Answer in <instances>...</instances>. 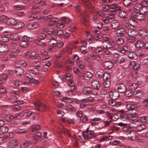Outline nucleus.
<instances>
[{"label":"nucleus","mask_w":148,"mask_h":148,"mask_svg":"<svg viewBox=\"0 0 148 148\" xmlns=\"http://www.w3.org/2000/svg\"><path fill=\"white\" fill-rule=\"evenodd\" d=\"M21 39L22 40L19 42V46L23 48L28 47L29 46L28 42L32 41L33 40L32 38L29 37L25 35L23 36Z\"/></svg>","instance_id":"obj_1"},{"label":"nucleus","mask_w":148,"mask_h":148,"mask_svg":"<svg viewBox=\"0 0 148 148\" xmlns=\"http://www.w3.org/2000/svg\"><path fill=\"white\" fill-rule=\"evenodd\" d=\"M57 133L62 138L63 137L66 133L69 136L71 137V132L70 130L66 129L63 126H60L59 127L58 130L57 132Z\"/></svg>","instance_id":"obj_2"},{"label":"nucleus","mask_w":148,"mask_h":148,"mask_svg":"<svg viewBox=\"0 0 148 148\" xmlns=\"http://www.w3.org/2000/svg\"><path fill=\"white\" fill-rule=\"evenodd\" d=\"M126 108L128 110L126 111V113L129 115H133L137 113V111L136 110V108L134 105H127L126 106Z\"/></svg>","instance_id":"obj_3"},{"label":"nucleus","mask_w":148,"mask_h":148,"mask_svg":"<svg viewBox=\"0 0 148 148\" xmlns=\"http://www.w3.org/2000/svg\"><path fill=\"white\" fill-rule=\"evenodd\" d=\"M131 17H133L140 21H143L146 19L145 16L143 14L137 11H135L131 15Z\"/></svg>","instance_id":"obj_4"},{"label":"nucleus","mask_w":148,"mask_h":148,"mask_svg":"<svg viewBox=\"0 0 148 148\" xmlns=\"http://www.w3.org/2000/svg\"><path fill=\"white\" fill-rule=\"evenodd\" d=\"M25 55L26 58L27 59L31 58L35 59H38L40 58L38 53L29 51H27L25 53Z\"/></svg>","instance_id":"obj_5"},{"label":"nucleus","mask_w":148,"mask_h":148,"mask_svg":"<svg viewBox=\"0 0 148 148\" xmlns=\"http://www.w3.org/2000/svg\"><path fill=\"white\" fill-rule=\"evenodd\" d=\"M82 134L83 138L86 139L93 138L95 136V134H93V131L92 130L84 132Z\"/></svg>","instance_id":"obj_6"},{"label":"nucleus","mask_w":148,"mask_h":148,"mask_svg":"<svg viewBox=\"0 0 148 148\" xmlns=\"http://www.w3.org/2000/svg\"><path fill=\"white\" fill-rule=\"evenodd\" d=\"M114 45L115 42L114 41H110L106 45L104 44L103 47L105 49L108 50L110 49L114 50L116 49L115 47L114 46Z\"/></svg>","instance_id":"obj_7"},{"label":"nucleus","mask_w":148,"mask_h":148,"mask_svg":"<svg viewBox=\"0 0 148 148\" xmlns=\"http://www.w3.org/2000/svg\"><path fill=\"white\" fill-rule=\"evenodd\" d=\"M33 104L35 108L38 110L40 109V108L43 111H45L46 110V107L45 105H41V103L40 101H35L33 103Z\"/></svg>","instance_id":"obj_8"},{"label":"nucleus","mask_w":148,"mask_h":148,"mask_svg":"<svg viewBox=\"0 0 148 148\" xmlns=\"http://www.w3.org/2000/svg\"><path fill=\"white\" fill-rule=\"evenodd\" d=\"M140 66V65L136 62L135 61H131L129 64L128 68L129 69H131L133 67L134 70H136L138 69Z\"/></svg>","instance_id":"obj_9"},{"label":"nucleus","mask_w":148,"mask_h":148,"mask_svg":"<svg viewBox=\"0 0 148 148\" xmlns=\"http://www.w3.org/2000/svg\"><path fill=\"white\" fill-rule=\"evenodd\" d=\"M87 15L86 13H84L81 15L80 20L81 22L83 25H88L89 23L87 19Z\"/></svg>","instance_id":"obj_10"},{"label":"nucleus","mask_w":148,"mask_h":148,"mask_svg":"<svg viewBox=\"0 0 148 148\" xmlns=\"http://www.w3.org/2000/svg\"><path fill=\"white\" fill-rule=\"evenodd\" d=\"M8 51V46L5 45L0 44V55L6 54Z\"/></svg>","instance_id":"obj_11"},{"label":"nucleus","mask_w":148,"mask_h":148,"mask_svg":"<svg viewBox=\"0 0 148 148\" xmlns=\"http://www.w3.org/2000/svg\"><path fill=\"white\" fill-rule=\"evenodd\" d=\"M39 25L37 23H31L27 24V28L28 30H32L37 28L39 27Z\"/></svg>","instance_id":"obj_12"},{"label":"nucleus","mask_w":148,"mask_h":148,"mask_svg":"<svg viewBox=\"0 0 148 148\" xmlns=\"http://www.w3.org/2000/svg\"><path fill=\"white\" fill-rule=\"evenodd\" d=\"M127 135L128 139L130 140H134L136 139L135 132L134 131L131 130V131L127 133Z\"/></svg>","instance_id":"obj_13"},{"label":"nucleus","mask_w":148,"mask_h":148,"mask_svg":"<svg viewBox=\"0 0 148 148\" xmlns=\"http://www.w3.org/2000/svg\"><path fill=\"white\" fill-rule=\"evenodd\" d=\"M32 143V142L30 141L24 140L20 144V148H27Z\"/></svg>","instance_id":"obj_14"},{"label":"nucleus","mask_w":148,"mask_h":148,"mask_svg":"<svg viewBox=\"0 0 148 148\" xmlns=\"http://www.w3.org/2000/svg\"><path fill=\"white\" fill-rule=\"evenodd\" d=\"M17 145V141L16 140H10L8 143V148H13Z\"/></svg>","instance_id":"obj_15"},{"label":"nucleus","mask_w":148,"mask_h":148,"mask_svg":"<svg viewBox=\"0 0 148 148\" xmlns=\"http://www.w3.org/2000/svg\"><path fill=\"white\" fill-rule=\"evenodd\" d=\"M143 5L140 3L136 4L134 6V12L135 11L138 12H139L141 10H143Z\"/></svg>","instance_id":"obj_16"},{"label":"nucleus","mask_w":148,"mask_h":148,"mask_svg":"<svg viewBox=\"0 0 148 148\" xmlns=\"http://www.w3.org/2000/svg\"><path fill=\"white\" fill-rule=\"evenodd\" d=\"M110 97L112 99H116L118 98L119 94L117 92L110 91L109 93Z\"/></svg>","instance_id":"obj_17"},{"label":"nucleus","mask_w":148,"mask_h":148,"mask_svg":"<svg viewBox=\"0 0 148 148\" xmlns=\"http://www.w3.org/2000/svg\"><path fill=\"white\" fill-rule=\"evenodd\" d=\"M91 86L93 88L97 90L100 87V83L97 81L93 80L91 82Z\"/></svg>","instance_id":"obj_18"},{"label":"nucleus","mask_w":148,"mask_h":148,"mask_svg":"<svg viewBox=\"0 0 148 148\" xmlns=\"http://www.w3.org/2000/svg\"><path fill=\"white\" fill-rule=\"evenodd\" d=\"M118 90L120 93L124 92L126 90L127 88L123 84H121L118 87Z\"/></svg>","instance_id":"obj_19"},{"label":"nucleus","mask_w":148,"mask_h":148,"mask_svg":"<svg viewBox=\"0 0 148 148\" xmlns=\"http://www.w3.org/2000/svg\"><path fill=\"white\" fill-rule=\"evenodd\" d=\"M83 92L84 95H91L92 93L91 88L88 87H84L83 89Z\"/></svg>","instance_id":"obj_20"},{"label":"nucleus","mask_w":148,"mask_h":148,"mask_svg":"<svg viewBox=\"0 0 148 148\" xmlns=\"http://www.w3.org/2000/svg\"><path fill=\"white\" fill-rule=\"evenodd\" d=\"M10 38L11 40L15 41H17L19 40L20 37L17 33H14L12 34V35L10 36Z\"/></svg>","instance_id":"obj_21"},{"label":"nucleus","mask_w":148,"mask_h":148,"mask_svg":"<svg viewBox=\"0 0 148 148\" xmlns=\"http://www.w3.org/2000/svg\"><path fill=\"white\" fill-rule=\"evenodd\" d=\"M127 29L122 28L118 30L117 32V34L119 36H121L127 33Z\"/></svg>","instance_id":"obj_22"},{"label":"nucleus","mask_w":148,"mask_h":148,"mask_svg":"<svg viewBox=\"0 0 148 148\" xmlns=\"http://www.w3.org/2000/svg\"><path fill=\"white\" fill-rule=\"evenodd\" d=\"M16 21L13 18H8L6 24L9 25H14L16 23Z\"/></svg>","instance_id":"obj_23"},{"label":"nucleus","mask_w":148,"mask_h":148,"mask_svg":"<svg viewBox=\"0 0 148 148\" xmlns=\"http://www.w3.org/2000/svg\"><path fill=\"white\" fill-rule=\"evenodd\" d=\"M15 74L17 75H22L24 72L23 69L19 67L16 69L14 71Z\"/></svg>","instance_id":"obj_24"},{"label":"nucleus","mask_w":148,"mask_h":148,"mask_svg":"<svg viewBox=\"0 0 148 148\" xmlns=\"http://www.w3.org/2000/svg\"><path fill=\"white\" fill-rule=\"evenodd\" d=\"M144 45L143 41L140 40H138L136 42L135 46L138 48H140L143 47Z\"/></svg>","instance_id":"obj_25"},{"label":"nucleus","mask_w":148,"mask_h":148,"mask_svg":"<svg viewBox=\"0 0 148 148\" xmlns=\"http://www.w3.org/2000/svg\"><path fill=\"white\" fill-rule=\"evenodd\" d=\"M119 23L118 21L114 20L112 22L111 26L114 29H116L119 28Z\"/></svg>","instance_id":"obj_26"},{"label":"nucleus","mask_w":148,"mask_h":148,"mask_svg":"<svg viewBox=\"0 0 148 148\" xmlns=\"http://www.w3.org/2000/svg\"><path fill=\"white\" fill-rule=\"evenodd\" d=\"M129 114H121L120 116V118L121 120L124 121L126 120H128L129 119Z\"/></svg>","instance_id":"obj_27"},{"label":"nucleus","mask_w":148,"mask_h":148,"mask_svg":"<svg viewBox=\"0 0 148 148\" xmlns=\"http://www.w3.org/2000/svg\"><path fill=\"white\" fill-rule=\"evenodd\" d=\"M3 136L4 138L6 140L13 137L14 136V134L13 132H10L5 134Z\"/></svg>","instance_id":"obj_28"},{"label":"nucleus","mask_w":148,"mask_h":148,"mask_svg":"<svg viewBox=\"0 0 148 148\" xmlns=\"http://www.w3.org/2000/svg\"><path fill=\"white\" fill-rule=\"evenodd\" d=\"M28 71L30 73L33 74H37L39 73L38 70L36 68L31 69L30 68L28 69Z\"/></svg>","instance_id":"obj_29"},{"label":"nucleus","mask_w":148,"mask_h":148,"mask_svg":"<svg viewBox=\"0 0 148 148\" xmlns=\"http://www.w3.org/2000/svg\"><path fill=\"white\" fill-rule=\"evenodd\" d=\"M61 22H63L65 25L69 23L71 21L70 19L67 17L64 16L61 18L60 20Z\"/></svg>","instance_id":"obj_30"},{"label":"nucleus","mask_w":148,"mask_h":148,"mask_svg":"<svg viewBox=\"0 0 148 148\" xmlns=\"http://www.w3.org/2000/svg\"><path fill=\"white\" fill-rule=\"evenodd\" d=\"M105 67L106 69H109L112 67L113 64L110 61H107L105 62L104 64Z\"/></svg>","instance_id":"obj_31"},{"label":"nucleus","mask_w":148,"mask_h":148,"mask_svg":"<svg viewBox=\"0 0 148 148\" xmlns=\"http://www.w3.org/2000/svg\"><path fill=\"white\" fill-rule=\"evenodd\" d=\"M129 49L127 46L124 45L123 46L122 49H120L119 50L120 52L124 54L127 52H129Z\"/></svg>","instance_id":"obj_32"},{"label":"nucleus","mask_w":148,"mask_h":148,"mask_svg":"<svg viewBox=\"0 0 148 148\" xmlns=\"http://www.w3.org/2000/svg\"><path fill=\"white\" fill-rule=\"evenodd\" d=\"M135 97H136L140 98L143 96V94L142 91L140 90H138L134 92Z\"/></svg>","instance_id":"obj_33"},{"label":"nucleus","mask_w":148,"mask_h":148,"mask_svg":"<svg viewBox=\"0 0 148 148\" xmlns=\"http://www.w3.org/2000/svg\"><path fill=\"white\" fill-rule=\"evenodd\" d=\"M34 43L36 45L41 46L42 47H45L47 45V44L46 43L41 42L38 39H36L35 40Z\"/></svg>","instance_id":"obj_34"},{"label":"nucleus","mask_w":148,"mask_h":148,"mask_svg":"<svg viewBox=\"0 0 148 148\" xmlns=\"http://www.w3.org/2000/svg\"><path fill=\"white\" fill-rule=\"evenodd\" d=\"M8 131V128L7 126H2L0 127V134L6 133Z\"/></svg>","instance_id":"obj_35"},{"label":"nucleus","mask_w":148,"mask_h":148,"mask_svg":"<svg viewBox=\"0 0 148 148\" xmlns=\"http://www.w3.org/2000/svg\"><path fill=\"white\" fill-rule=\"evenodd\" d=\"M41 136V133L40 132H37L33 134V138L35 140H38L40 138Z\"/></svg>","instance_id":"obj_36"},{"label":"nucleus","mask_w":148,"mask_h":148,"mask_svg":"<svg viewBox=\"0 0 148 148\" xmlns=\"http://www.w3.org/2000/svg\"><path fill=\"white\" fill-rule=\"evenodd\" d=\"M139 33L142 37L146 36L148 34L147 31L144 29L139 30Z\"/></svg>","instance_id":"obj_37"},{"label":"nucleus","mask_w":148,"mask_h":148,"mask_svg":"<svg viewBox=\"0 0 148 148\" xmlns=\"http://www.w3.org/2000/svg\"><path fill=\"white\" fill-rule=\"evenodd\" d=\"M109 8L111 9H116L117 10H119L121 9V7L118 6L116 4H112L109 5Z\"/></svg>","instance_id":"obj_38"},{"label":"nucleus","mask_w":148,"mask_h":148,"mask_svg":"<svg viewBox=\"0 0 148 148\" xmlns=\"http://www.w3.org/2000/svg\"><path fill=\"white\" fill-rule=\"evenodd\" d=\"M137 53L140 56H145L147 54V51L145 50H141L138 49L137 50Z\"/></svg>","instance_id":"obj_39"},{"label":"nucleus","mask_w":148,"mask_h":148,"mask_svg":"<svg viewBox=\"0 0 148 148\" xmlns=\"http://www.w3.org/2000/svg\"><path fill=\"white\" fill-rule=\"evenodd\" d=\"M15 24L14 25L16 26V29H20L24 26L25 25L22 22H17L16 21Z\"/></svg>","instance_id":"obj_40"},{"label":"nucleus","mask_w":148,"mask_h":148,"mask_svg":"<svg viewBox=\"0 0 148 148\" xmlns=\"http://www.w3.org/2000/svg\"><path fill=\"white\" fill-rule=\"evenodd\" d=\"M57 21V18H52L49 21L48 24L50 25H55Z\"/></svg>","instance_id":"obj_41"},{"label":"nucleus","mask_w":148,"mask_h":148,"mask_svg":"<svg viewBox=\"0 0 148 148\" xmlns=\"http://www.w3.org/2000/svg\"><path fill=\"white\" fill-rule=\"evenodd\" d=\"M32 10L34 12L38 13L40 12V9L37 5H34L32 6L31 8Z\"/></svg>","instance_id":"obj_42"},{"label":"nucleus","mask_w":148,"mask_h":148,"mask_svg":"<svg viewBox=\"0 0 148 148\" xmlns=\"http://www.w3.org/2000/svg\"><path fill=\"white\" fill-rule=\"evenodd\" d=\"M127 34L128 36L133 35L134 36L136 34L135 30L132 29H127Z\"/></svg>","instance_id":"obj_43"},{"label":"nucleus","mask_w":148,"mask_h":148,"mask_svg":"<svg viewBox=\"0 0 148 148\" xmlns=\"http://www.w3.org/2000/svg\"><path fill=\"white\" fill-rule=\"evenodd\" d=\"M8 37L5 36H0V41L3 42H7L9 41Z\"/></svg>","instance_id":"obj_44"},{"label":"nucleus","mask_w":148,"mask_h":148,"mask_svg":"<svg viewBox=\"0 0 148 148\" xmlns=\"http://www.w3.org/2000/svg\"><path fill=\"white\" fill-rule=\"evenodd\" d=\"M46 37V34L43 33H39L37 36V38L38 39L42 40Z\"/></svg>","instance_id":"obj_45"},{"label":"nucleus","mask_w":148,"mask_h":148,"mask_svg":"<svg viewBox=\"0 0 148 148\" xmlns=\"http://www.w3.org/2000/svg\"><path fill=\"white\" fill-rule=\"evenodd\" d=\"M126 15V12L124 11H121L118 13V16L121 18H125Z\"/></svg>","instance_id":"obj_46"},{"label":"nucleus","mask_w":148,"mask_h":148,"mask_svg":"<svg viewBox=\"0 0 148 148\" xmlns=\"http://www.w3.org/2000/svg\"><path fill=\"white\" fill-rule=\"evenodd\" d=\"M40 129V126L37 125H36L32 126L31 128V130L32 132H36L39 131Z\"/></svg>","instance_id":"obj_47"},{"label":"nucleus","mask_w":148,"mask_h":148,"mask_svg":"<svg viewBox=\"0 0 148 148\" xmlns=\"http://www.w3.org/2000/svg\"><path fill=\"white\" fill-rule=\"evenodd\" d=\"M8 17L3 15L0 16V21L3 23H6V21L8 18Z\"/></svg>","instance_id":"obj_48"},{"label":"nucleus","mask_w":148,"mask_h":148,"mask_svg":"<svg viewBox=\"0 0 148 148\" xmlns=\"http://www.w3.org/2000/svg\"><path fill=\"white\" fill-rule=\"evenodd\" d=\"M116 42L117 45H121L123 43V39L121 38H119L116 39Z\"/></svg>","instance_id":"obj_49"},{"label":"nucleus","mask_w":148,"mask_h":148,"mask_svg":"<svg viewBox=\"0 0 148 148\" xmlns=\"http://www.w3.org/2000/svg\"><path fill=\"white\" fill-rule=\"evenodd\" d=\"M134 18L131 17V15L130 16V18L129 20V22L131 26H134L135 24V23H136V21Z\"/></svg>","instance_id":"obj_50"},{"label":"nucleus","mask_w":148,"mask_h":148,"mask_svg":"<svg viewBox=\"0 0 148 148\" xmlns=\"http://www.w3.org/2000/svg\"><path fill=\"white\" fill-rule=\"evenodd\" d=\"M47 42L50 43V46L53 47H56L57 41L56 40H49Z\"/></svg>","instance_id":"obj_51"},{"label":"nucleus","mask_w":148,"mask_h":148,"mask_svg":"<svg viewBox=\"0 0 148 148\" xmlns=\"http://www.w3.org/2000/svg\"><path fill=\"white\" fill-rule=\"evenodd\" d=\"M136 39V37L134 36H129V38H128V41L130 42H134Z\"/></svg>","instance_id":"obj_52"},{"label":"nucleus","mask_w":148,"mask_h":148,"mask_svg":"<svg viewBox=\"0 0 148 148\" xmlns=\"http://www.w3.org/2000/svg\"><path fill=\"white\" fill-rule=\"evenodd\" d=\"M11 108L12 110L14 111H18L21 109L20 106L18 105L12 106Z\"/></svg>","instance_id":"obj_53"},{"label":"nucleus","mask_w":148,"mask_h":148,"mask_svg":"<svg viewBox=\"0 0 148 148\" xmlns=\"http://www.w3.org/2000/svg\"><path fill=\"white\" fill-rule=\"evenodd\" d=\"M140 121L143 123H148V117L146 116H143L140 118Z\"/></svg>","instance_id":"obj_54"},{"label":"nucleus","mask_w":148,"mask_h":148,"mask_svg":"<svg viewBox=\"0 0 148 148\" xmlns=\"http://www.w3.org/2000/svg\"><path fill=\"white\" fill-rule=\"evenodd\" d=\"M128 120L131 121L133 122H136L138 121V119L135 116H129Z\"/></svg>","instance_id":"obj_55"},{"label":"nucleus","mask_w":148,"mask_h":148,"mask_svg":"<svg viewBox=\"0 0 148 148\" xmlns=\"http://www.w3.org/2000/svg\"><path fill=\"white\" fill-rule=\"evenodd\" d=\"M66 109L72 111H75V109L71 105H68L66 107Z\"/></svg>","instance_id":"obj_56"},{"label":"nucleus","mask_w":148,"mask_h":148,"mask_svg":"<svg viewBox=\"0 0 148 148\" xmlns=\"http://www.w3.org/2000/svg\"><path fill=\"white\" fill-rule=\"evenodd\" d=\"M132 130V129L129 126L124 127L122 128V130L123 132H126L128 133Z\"/></svg>","instance_id":"obj_57"},{"label":"nucleus","mask_w":148,"mask_h":148,"mask_svg":"<svg viewBox=\"0 0 148 148\" xmlns=\"http://www.w3.org/2000/svg\"><path fill=\"white\" fill-rule=\"evenodd\" d=\"M56 26L58 28H61L64 27L65 26V25L63 22H61L60 21V22L56 23Z\"/></svg>","instance_id":"obj_58"},{"label":"nucleus","mask_w":148,"mask_h":148,"mask_svg":"<svg viewBox=\"0 0 148 148\" xmlns=\"http://www.w3.org/2000/svg\"><path fill=\"white\" fill-rule=\"evenodd\" d=\"M56 26L58 28H61L64 27L65 26V25L63 22H61L60 21V22L56 23Z\"/></svg>","instance_id":"obj_59"},{"label":"nucleus","mask_w":148,"mask_h":148,"mask_svg":"<svg viewBox=\"0 0 148 148\" xmlns=\"http://www.w3.org/2000/svg\"><path fill=\"white\" fill-rule=\"evenodd\" d=\"M110 77V75L109 74L106 73L104 74L103 79L104 80H108Z\"/></svg>","instance_id":"obj_60"},{"label":"nucleus","mask_w":148,"mask_h":148,"mask_svg":"<svg viewBox=\"0 0 148 148\" xmlns=\"http://www.w3.org/2000/svg\"><path fill=\"white\" fill-rule=\"evenodd\" d=\"M88 119V118L86 116H84L80 118V121L82 123H85L87 122Z\"/></svg>","instance_id":"obj_61"},{"label":"nucleus","mask_w":148,"mask_h":148,"mask_svg":"<svg viewBox=\"0 0 148 148\" xmlns=\"http://www.w3.org/2000/svg\"><path fill=\"white\" fill-rule=\"evenodd\" d=\"M146 128L145 125L144 124H141L137 126V130L140 131L143 130Z\"/></svg>","instance_id":"obj_62"},{"label":"nucleus","mask_w":148,"mask_h":148,"mask_svg":"<svg viewBox=\"0 0 148 148\" xmlns=\"http://www.w3.org/2000/svg\"><path fill=\"white\" fill-rule=\"evenodd\" d=\"M63 99V101L65 102H67L68 103H71L72 101V98L66 97H64L62 98Z\"/></svg>","instance_id":"obj_63"},{"label":"nucleus","mask_w":148,"mask_h":148,"mask_svg":"<svg viewBox=\"0 0 148 148\" xmlns=\"http://www.w3.org/2000/svg\"><path fill=\"white\" fill-rule=\"evenodd\" d=\"M103 83V85L105 88L108 87L110 85V82L108 80H104Z\"/></svg>","instance_id":"obj_64"}]
</instances>
